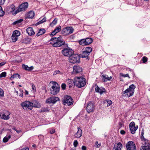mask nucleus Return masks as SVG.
<instances>
[{
  "label": "nucleus",
  "mask_w": 150,
  "mask_h": 150,
  "mask_svg": "<svg viewBox=\"0 0 150 150\" xmlns=\"http://www.w3.org/2000/svg\"><path fill=\"white\" fill-rule=\"evenodd\" d=\"M86 84V79L82 76L76 77L74 79V84L78 88L84 87Z\"/></svg>",
  "instance_id": "f257e3e1"
},
{
  "label": "nucleus",
  "mask_w": 150,
  "mask_h": 150,
  "mask_svg": "<svg viewBox=\"0 0 150 150\" xmlns=\"http://www.w3.org/2000/svg\"><path fill=\"white\" fill-rule=\"evenodd\" d=\"M50 41V44L52 45L53 46L55 47H60L65 44V41L64 40H61L60 37L58 38H51Z\"/></svg>",
  "instance_id": "f03ea898"
},
{
  "label": "nucleus",
  "mask_w": 150,
  "mask_h": 150,
  "mask_svg": "<svg viewBox=\"0 0 150 150\" xmlns=\"http://www.w3.org/2000/svg\"><path fill=\"white\" fill-rule=\"evenodd\" d=\"M135 86L133 84L130 86L129 88L124 91L123 94H125L124 96L127 97H129L132 96L134 92Z\"/></svg>",
  "instance_id": "7ed1b4c3"
},
{
  "label": "nucleus",
  "mask_w": 150,
  "mask_h": 150,
  "mask_svg": "<svg viewBox=\"0 0 150 150\" xmlns=\"http://www.w3.org/2000/svg\"><path fill=\"white\" fill-rule=\"evenodd\" d=\"M60 87L58 84L53 82V85L50 88V93L53 95H55L59 91Z\"/></svg>",
  "instance_id": "20e7f679"
},
{
  "label": "nucleus",
  "mask_w": 150,
  "mask_h": 150,
  "mask_svg": "<svg viewBox=\"0 0 150 150\" xmlns=\"http://www.w3.org/2000/svg\"><path fill=\"white\" fill-rule=\"evenodd\" d=\"M23 109L26 110H31L33 107V103L29 101H25L21 104Z\"/></svg>",
  "instance_id": "39448f33"
},
{
  "label": "nucleus",
  "mask_w": 150,
  "mask_h": 150,
  "mask_svg": "<svg viewBox=\"0 0 150 150\" xmlns=\"http://www.w3.org/2000/svg\"><path fill=\"white\" fill-rule=\"evenodd\" d=\"M92 51V49L90 47H86L85 50L83 51L82 53L80 54L81 57L82 58H86V59L89 60L88 56Z\"/></svg>",
  "instance_id": "423d86ee"
},
{
  "label": "nucleus",
  "mask_w": 150,
  "mask_h": 150,
  "mask_svg": "<svg viewBox=\"0 0 150 150\" xmlns=\"http://www.w3.org/2000/svg\"><path fill=\"white\" fill-rule=\"evenodd\" d=\"M69 60L70 62L72 63H79L80 62V58L78 55L72 54L69 57Z\"/></svg>",
  "instance_id": "0eeeda50"
},
{
  "label": "nucleus",
  "mask_w": 150,
  "mask_h": 150,
  "mask_svg": "<svg viewBox=\"0 0 150 150\" xmlns=\"http://www.w3.org/2000/svg\"><path fill=\"white\" fill-rule=\"evenodd\" d=\"M28 2L23 3L21 4L18 7V9L16 11V13L21 11H24L26 10L28 8Z\"/></svg>",
  "instance_id": "6e6552de"
},
{
  "label": "nucleus",
  "mask_w": 150,
  "mask_h": 150,
  "mask_svg": "<svg viewBox=\"0 0 150 150\" xmlns=\"http://www.w3.org/2000/svg\"><path fill=\"white\" fill-rule=\"evenodd\" d=\"M63 102L64 105H72L73 103V100L71 97L68 96H64Z\"/></svg>",
  "instance_id": "1a4fd4ad"
},
{
  "label": "nucleus",
  "mask_w": 150,
  "mask_h": 150,
  "mask_svg": "<svg viewBox=\"0 0 150 150\" xmlns=\"http://www.w3.org/2000/svg\"><path fill=\"white\" fill-rule=\"evenodd\" d=\"M62 52L64 56L69 57L74 53L72 50L69 48L64 49L62 50Z\"/></svg>",
  "instance_id": "9d476101"
},
{
  "label": "nucleus",
  "mask_w": 150,
  "mask_h": 150,
  "mask_svg": "<svg viewBox=\"0 0 150 150\" xmlns=\"http://www.w3.org/2000/svg\"><path fill=\"white\" fill-rule=\"evenodd\" d=\"M74 29L71 27H67L63 29L62 31V33L65 35H68L73 33Z\"/></svg>",
  "instance_id": "9b49d317"
},
{
  "label": "nucleus",
  "mask_w": 150,
  "mask_h": 150,
  "mask_svg": "<svg viewBox=\"0 0 150 150\" xmlns=\"http://www.w3.org/2000/svg\"><path fill=\"white\" fill-rule=\"evenodd\" d=\"M127 150H136V147L134 143L131 141L128 142L126 144Z\"/></svg>",
  "instance_id": "f8f14e48"
},
{
  "label": "nucleus",
  "mask_w": 150,
  "mask_h": 150,
  "mask_svg": "<svg viewBox=\"0 0 150 150\" xmlns=\"http://www.w3.org/2000/svg\"><path fill=\"white\" fill-rule=\"evenodd\" d=\"M95 108L94 104L91 102H89L87 104L86 108L87 112L88 113L93 112Z\"/></svg>",
  "instance_id": "ddd939ff"
},
{
  "label": "nucleus",
  "mask_w": 150,
  "mask_h": 150,
  "mask_svg": "<svg viewBox=\"0 0 150 150\" xmlns=\"http://www.w3.org/2000/svg\"><path fill=\"white\" fill-rule=\"evenodd\" d=\"M59 100V98L57 97H52L47 99L46 100V102L47 103L50 104L52 103L54 104L57 101Z\"/></svg>",
  "instance_id": "4468645a"
},
{
  "label": "nucleus",
  "mask_w": 150,
  "mask_h": 150,
  "mask_svg": "<svg viewBox=\"0 0 150 150\" xmlns=\"http://www.w3.org/2000/svg\"><path fill=\"white\" fill-rule=\"evenodd\" d=\"M129 127L131 132L132 134H134L135 133L138 128V126H135V123L134 122H132L130 123Z\"/></svg>",
  "instance_id": "2eb2a0df"
},
{
  "label": "nucleus",
  "mask_w": 150,
  "mask_h": 150,
  "mask_svg": "<svg viewBox=\"0 0 150 150\" xmlns=\"http://www.w3.org/2000/svg\"><path fill=\"white\" fill-rule=\"evenodd\" d=\"M10 112L8 111H6L2 114V115H0L1 118L4 120H8L10 119V117L9 115H10Z\"/></svg>",
  "instance_id": "dca6fc26"
},
{
  "label": "nucleus",
  "mask_w": 150,
  "mask_h": 150,
  "mask_svg": "<svg viewBox=\"0 0 150 150\" xmlns=\"http://www.w3.org/2000/svg\"><path fill=\"white\" fill-rule=\"evenodd\" d=\"M73 72L74 73H78L82 71V68L79 66H74L73 67Z\"/></svg>",
  "instance_id": "f3484780"
},
{
  "label": "nucleus",
  "mask_w": 150,
  "mask_h": 150,
  "mask_svg": "<svg viewBox=\"0 0 150 150\" xmlns=\"http://www.w3.org/2000/svg\"><path fill=\"white\" fill-rule=\"evenodd\" d=\"M95 91L97 92H98L100 94H102L105 91V89L103 87L100 88L97 85H96Z\"/></svg>",
  "instance_id": "a211bd4d"
},
{
  "label": "nucleus",
  "mask_w": 150,
  "mask_h": 150,
  "mask_svg": "<svg viewBox=\"0 0 150 150\" xmlns=\"http://www.w3.org/2000/svg\"><path fill=\"white\" fill-rule=\"evenodd\" d=\"M122 147V145L120 142H118L115 145L113 150H121Z\"/></svg>",
  "instance_id": "6ab92c4d"
},
{
  "label": "nucleus",
  "mask_w": 150,
  "mask_h": 150,
  "mask_svg": "<svg viewBox=\"0 0 150 150\" xmlns=\"http://www.w3.org/2000/svg\"><path fill=\"white\" fill-rule=\"evenodd\" d=\"M61 29V27L59 25L57 26L54 30L51 33L50 35L51 36H53L55 35L57 33L60 31Z\"/></svg>",
  "instance_id": "aec40b11"
},
{
  "label": "nucleus",
  "mask_w": 150,
  "mask_h": 150,
  "mask_svg": "<svg viewBox=\"0 0 150 150\" xmlns=\"http://www.w3.org/2000/svg\"><path fill=\"white\" fill-rule=\"evenodd\" d=\"M78 131L75 135L76 138H80L82 135V131L80 127H78Z\"/></svg>",
  "instance_id": "412c9836"
},
{
  "label": "nucleus",
  "mask_w": 150,
  "mask_h": 150,
  "mask_svg": "<svg viewBox=\"0 0 150 150\" xmlns=\"http://www.w3.org/2000/svg\"><path fill=\"white\" fill-rule=\"evenodd\" d=\"M26 31L28 35L30 36L33 35L35 34V32L31 27L28 28L26 30Z\"/></svg>",
  "instance_id": "4be33fe9"
},
{
  "label": "nucleus",
  "mask_w": 150,
  "mask_h": 150,
  "mask_svg": "<svg viewBox=\"0 0 150 150\" xmlns=\"http://www.w3.org/2000/svg\"><path fill=\"white\" fill-rule=\"evenodd\" d=\"M102 80L103 81H110L112 79V77L110 76L109 77L107 75H103L102 76Z\"/></svg>",
  "instance_id": "5701e85b"
},
{
  "label": "nucleus",
  "mask_w": 150,
  "mask_h": 150,
  "mask_svg": "<svg viewBox=\"0 0 150 150\" xmlns=\"http://www.w3.org/2000/svg\"><path fill=\"white\" fill-rule=\"evenodd\" d=\"M66 81L67 83L69 85V88H71L73 86L74 84V80L71 79H67L66 80Z\"/></svg>",
  "instance_id": "b1692460"
},
{
  "label": "nucleus",
  "mask_w": 150,
  "mask_h": 150,
  "mask_svg": "<svg viewBox=\"0 0 150 150\" xmlns=\"http://www.w3.org/2000/svg\"><path fill=\"white\" fill-rule=\"evenodd\" d=\"M34 15V12L32 11H30L27 14L26 17L27 18H33Z\"/></svg>",
  "instance_id": "393cba45"
},
{
  "label": "nucleus",
  "mask_w": 150,
  "mask_h": 150,
  "mask_svg": "<svg viewBox=\"0 0 150 150\" xmlns=\"http://www.w3.org/2000/svg\"><path fill=\"white\" fill-rule=\"evenodd\" d=\"M142 141V144L144 146H149V142L148 140L144 138L141 140Z\"/></svg>",
  "instance_id": "a878e982"
},
{
  "label": "nucleus",
  "mask_w": 150,
  "mask_h": 150,
  "mask_svg": "<svg viewBox=\"0 0 150 150\" xmlns=\"http://www.w3.org/2000/svg\"><path fill=\"white\" fill-rule=\"evenodd\" d=\"M22 67L25 70L28 71H31L33 69V67L31 66L28 67V65L23 64L22 65Z\"/></svg>",
  "instance_id": "bb28decb"
},
{
  "label": "nucleus",
  "mask_w": 150,
  "mask_h": 150,
  "mask_svg": "<svg viewBox=\"0 0 150 150\" xmlns=\"http://www.w3.org/2000/svg\"><path fill=\"white\" fill-rule=\"evenodd\" d=\"M45 32V29H40L37 33L36 35L37 36L44 34Z\"/></svg>",
  "instance_id": "cd10ccee"
},
{
  "label": "nucleus",
  "mask_w": 150,
  "mask_h": 150,
  "mask_svg": "<svg viewBox=\"0 0 150 150\" xmlns=\"http://www.w3.org/2000/svg\"><path fill=\"white\" fill-rule=\"evenodd\" d=\"M103 103L107 107L110 105L112 103V101L109 100H104L103 101Z\"/></svg>",
  "instance_id": "c85d7f7f"
},
{
  "label": "nucleus",
  "mask_w": 150,
  "mask_h": 150,
  "mask_svg": "<svg viewBox=\"0 0 150 150\" xmlns=\"http://www.w3.org/2000/svg\"><path fill=\"white\" fill-rule=\"evenodd\" d=\"M86 45H88L91 43L93 40L91 38H86L85 39Z\"/></svg>",
  "instance_id": "c756f323"
},
{
  "label": "nucleus",
  "mask_w": 150,
  "mask_h": 150,
  "mask_svg": "<svg viewBox=\"0 0 150 150\" xmlns=\"http://www.w3.org/2000/svg\"><path fill=\"white\" fill-rule=\"evenodd\" d=\"M33 107L37 108H40L41 107L40 103L37 101H35L33 102Z\"/></svg>",
  "instance_id": "7c9ffc66"
},
{
  "label": "nucleus",
  "mask_w": 150,
  "mask_h": 150,
  "mask_svg": "<svg viewBox=\"0 0 150 150\" xmlns=\"http://www.w3.org/2000/svg\"><path fill=\"white\" fill-rule=\"evenodd\" d=\"M20 32L19 31L17 30H16L13 32L12 35L18 38V37L20 35Z\"/></svg>",
  "instance_id": "2f4dec72"
},
{
  "label": "nucleus",
  "mask_w": 150,
  "mask_h": 150,
  "mask_svg": "<svg viewBox=\"0 0 150 150\" xmlns=\"http://www.w3.org/2000/svg\"><path fill=\"white\" fill-rule=\"evenodd\" d=\"M15 78H18L19 79H20L21 78V76L20 75L18 74H15L11 77V79H13Z\"/></svg>",
  "instance_id": "473e14b6"
},
{
  "label": "nucleus",
  "mask_w": 150,
  "mask_h": 150,
  "mask_svg": "<svg viewBox=\"0 0 150 150\" xmlns=\"http://www.w3.org/2000/svg\"><path fill=\"white\" fill-rule=\"evenodd\" d=\"M23 21V20L22 19H19L18 20L14 22L13 24L14 25H21V22Z\"/></svg>",
  "instance_id": "72a5a7b5"
},
{
  "label": "nucleus",
  "mask_w": 150,
  "mask_h": 150,
  "mask_svg": "<svg viewBox=\"0 0 150 150\" xmlns=\"http://www.w3.org/2000/svg\"><path fill=\"white\" fill-rule=\"evenodd\" d=\"M80 45H86V44L85 40V39H82L79 41Z\"/></svg>",
  "instance_id": "f704fd0d"
},
{
  "label": "nucleus",
  "mask_w": 150,
  "mask_h": 150,
  "mask_svg": "<svg viewBox=\"0 0 150 150\" xmlns=\"http://www.w3.org/2000/svg\"><path fill=\"white\" fill-rule=\"evenodd\" d=\"M11 137V136L10 135L5 137L3 139V142L4 143L7 142Z\"/></svg>",
  "instance_id": "c9c22d12"
},
{
  "label": "nucleus",
  "mask_w": 150,
  "mask_h": 150,
  "mask_svg": "<svg viewBox=\"0 0 150 150\" xmlns=\"http://www.w3.org/2000/svg\"><path fill=\"white\" fill-rule=\"evenodd\" d=\"M11 39L12 41L13 42H16L18 40V38L16 36H15L13 35H12L11 37Z\"/></svg>",
  "instance_id": "e433bc0d"
},
{
  "label": "nucleus",
  "mask_w": 150,
  "mask_h": 150,
  "mask_svg": "<svg viewBox=\"0 0 150 150\" xmlns=\"http://www.w3.org/2000/svg\"><path fill=\"white\" fill-rule=\"evenodd\" d=\"M57 22V20L55 18L52 22L50 23V25L51 26H53L54 25H56Z\"/></svg>",
  "instance_id": "4c0bfd02"
},
{
  "label": "nucleus",
  "mask_w": 150,
  "mask_h": 150,
  "mask_svg": "<svg viewBox=\"0 0 150 150\" xmlns=\"http://www.w3.org/2000/svg\"><path fill=\"white\" fill-rule=\"evenodd\" d=\"M149 146H146L144 145L143 146H142V148L140 150H149Z\"/></svg>",
  "instance_id": "58836bf2"
},
{
  "label": "nucleus",
  "mask_w": 150,
  "mask_h": 150,
  "mask_svg": "<svg viewBox=\"0 0 150 150\" xmlns=\"http://www.w3.org/2000/svg\"><path fill=\"white\" fill-rule=\"evenodd\" d=\"M4 14V12L2 10V8L0 6V17L3 16Z\"/></svg>",
  "instance_id": "ea45409f"
},
{
  "label": "nucleus",
  "mask_w": 150,
  "mask_h": 150,
  "mask_svg": "<svg viewBox=\"0 0 150 150\" xmlns=\"http://www.w3.org/2000/svg\"><path fill=\"white\" fill-rule=\"evenodd\" d=\"M46 18H44L42 19V20H40L39 21L37 24V25H39L40 24H41L44 22H45L46 21Z\"/></svg>",
  "instance_id": "a19ab883"
},
{
  "label": "nucleus",
  "mask_w": 150,
  "mask_h": 150,
  "mask_svg": "<svg viewBox=\"0 0 150 150\" xmlns=\"http://www.w3.org/2000/svg\"><path fill=\"white\" fill-rule=\"evenodd\" d=\"M57 74H59L61 75H62L63 74V73L62 72H61L59 70H57L54 72L53 75H55Z\"/></svg>",
  "instance_id": "79ce46f5"
},
{
  "label": "nucleus",
  "mask_w": 150,
  "mask_h": 150,
  "mask_svg": "<svg viewBox=\"0 0 150 150\" xmlns=\"http://www.w3.org/2000/svg\"><path fill=\"white\" fill-rule=\"evenodd\" d=\"M120 75L124 77H128L130 79V77H129V74H122V73H120Z\"/></svg>",
  "instance_id": "37998d69"
},
{
  "label": "nucleus",
  "mask_w": 150,
  "mask_h": 150,
  "mask_svg": "<svg viewBox=\"0 0 150 150\" xmlns=\"http://www.w3.org/2000/svg\"><path fill=\"white\" fill-rule=\"evenodd\" d=\"M6 72H2L0 74V78L4 77L6 76Z\"/></svg>",
  "instance_id": "c03bdc74"
},
{
  "label": "nucleus",
  "mask_w": 150,
  "mask_h": 150,
  "mask_svg": "<svg viewBox=\"0 0 150 150\" xmlns=\"http://www.w3.org/2000/svg\"><path fill=\"white\" fill-rule=\"evenodd\" d=\"M4 96V92L1 88H0V96L3 97Z\"/></svg>",
  "instance_id": "a18cd8bd"
},
{
  "label": "nucleus",
  "mask_w": 150,
  "mask_h": 150,
  "mask_svg": "<svg viewBox=\"0 0 150 150\" xmlns=\"http://www.w3.org/2000/svg\"><path fill=\"white\" fill-rule=\"evenodd\" d=\"M66 85L64 83H62L61 85V88L62 90H65L66 88Z\"/></svg>",
  "instance_id": "49530a36"
},
{
  "label": "nucleus",
  "mask_w": 150,
  "mask_h": 150,
  "mask_svg": "<svg viewBox=\"0 0 150 150\" xmlns=\"http://www.w3.org/2000/svg\"><path fill=\"white\" fill-rule=\"evenodd\" d=\"M78 144V142L76 140H75L73 143V145L75 147H76L77 146Z\"/></svg>",
  "instance_id": "de8ad7c7"
},
{
  "label": "nucleus",
  "mask_w": 150,
  "mask_h": 150,
  "mask_svg": "<svg viewBox=\"0 0 150 150\" xmlns=\"http://www.w3.org/2000/svg\"><path fill=\"white\" fill-rule=\"evenodd\" d=\"M147 58L146 57H144L142 58V61L143 63H145L147 61Z\"/></svg>",
  "instance_id": "09e8293b"
},
{
  "label": "nucleus",
  "mask_w": 150,
  "mask_h": 150,
  "mask_svg": "<svg viewBox=\"0 0 150 150\" xmlns=\"http://www.w3.org/2000/svg\"><path fill=\"white\" fill-rule=\"evenodd\" d=\"M144 134V131L143 129H142L141 133V140L142 139H143L144 138L143 135Z\"/></svg>",
  "instance_id": "8fccbe9b"
},
{
  "label": "nucleus",
  "mask_w": 150,
  "mask_h": 150,
  "mask_svg": "<svg viewBox=\"0 0 150 150\" xmlns=\"http://www.w3.org/2000/svg\"><path fill=\"white\" fill-rule=\"evenodd\" d=\"M96 145L97 148H99L101 144H99L98 142H96L95 143Z\"/></svg>",
  "instance_id": "3c124183"
},
{
  "label": "nucleus",
  "mask_w": 150,
  "mask_h": 150,
  "mask_svg": "<svg viewBox=\"0 0 150 150\" xmlns=\"http://www.w3.org/2000/svg\"><path fill=\"white\" fill-rule=\"evenodd\" d=\"M41 111L42 112H47L48 111V109L45 108H43L42 109Z\"/></svg>",
  "instance_id": "603ef678"
},
{
  "label": "nucleus",
  "mask_w": 150,
  "mask_h": 150,
  "mask_svg": "<svg viewBox=\"0 0 150 150\" xmlns=\"http://www.w3.org/2000/svg\"><path fill=\"white\" fill-rule=\"evenodd\" d=\"M55 132V130L54 129H52L50 131V132L51 134L54 133Z\"/></svg>",
  "instance_id": "864d4df0"
},
{
  "label": "nucleus",
  "mask_w": 150,
  "mask_h": 150,
  "mask_svg": "<svg viewBox=\"0 0 150 150\" xmlns=\"http://www.w3.org/2000/svg\"><path fill=\"white\" fill-rule=\"evenodd\" d=\"M20 91L21 92V93L20 94L19 96H20L22 97L23 95V92L22 90H20Z\"/></svg>",
  "instance_id": "5fc2aeb1"
},
{
  "label": "nucleus",
  "mask_w": 150,
  "mask_h": 150,
  "mask_svg": "<svg viewBox=\"0 0 150 150\" xmlns=\"http://www.w3.org/2000/svg\"><path fill=\"white\" fill-rule=\"evenodd\" d=\"M5 0H0V4H3L5 1Z\"/></svg>",
  "instance_id": "6e6d98bb"
},
{
  "label": "nucleus",
  "mask_w": 150,
  "mask_h": 150,
  "mask_svg": "<svg viewBox=\"0 0 150 150\" xmlns=\"http://www.w3.org/2000/svg\"><path fill=\"white\" fill-rule=\"evenodd\" d=\"M11 11H13L15 8V7L13 5H11Z\"/></svg>",
  "instance_id": "4d7b16f0"
},
{
  "label": "nucleus",
  "mask_w": 150,
  "mask_h": 150,
  "mask_svg": "<svg viewBox=\"0 0 150 150\" xmlns=\"http://www.w3.org/2000/svg\"><path fill=\"white\" fill-rule=\"evenodd\" d=\"M32 89L34 91L35 90V86L33 84H32Z\"/></svg>",
  "instance_id": "13d9d810"
},
{
  "label": "nucleus",
  "mask_w": 150,
  "mask_h": 150,
  "mask_svg": "<svg viewBox=\"0 0 150 150\" xmlns=\"http://www.w3.org/2000/svg\"><path fill=\"white\" fill-rule=\"evenodd\" d=\"M81 149L82 150H86V148L85 146H83L82 147Z\"/></svg>",
  "instance_id": "bf43d9fd"
},
{
  "label": "nucleus",
  "mask_w": 150,
  "mask_h": 150,
  "mask_svg": "<svg viewBox=\"0 0 150 150\" xmlns=\"http://www.w3.org/2000/svg\"><path fill=\"white\" fill-rule=\"evenodd\" d=\"M120 132L122 134H124L125 133V132L123 130H121Z\"/></svg>",
  "instance_id": "052dcab7"
},
{
  "label": "nucleus",
  "mask_w": 150,
  "mask_h": 150,
  "mask_svg": "<svg viewBox=\"0 0 150 150\" xmlns=\"http://www.w3.org/2000/svg\"><path fill=\"white\" fill-rule=\"evenodd\" d=\"M5 64V63L4 62H2L0 63V66H3L4 64Z\"/></svg>",
  "instance_id": "680f3d73"
},
{
  "label": "nucleus",
  "mask_w": 150,
  "mask_h": 150,
  "mask_svg": "<svg viewBox=\"0 0 150 150\" xmlns=\"http://www.w3.org/2000/svg\"><path fill=\"white\" fill-rule=\"evenodd\" d=\"M22 132V131L21 130H18V131H16V132L18 133H19L20 132Z\"/></svg>",
  "instance_id": "e2e57ef3"
},
{
  "label": "nucleus",
  "mask_w": 150,
  "mask_h": 150,
  "mask_svg": "<svg viewBox=\"0 0 150 150\" xmlns=\"http://www.w3.org/2000/svg\"><path fill=\"white\" fill-rule=\"evenodd\" d=\"M14 92L15 93H16V94L17 95H18V91L16 90H15V91Z\"/></svg>",
  "instance_id": "0e129e2a"
},
{
  "label": "nucleus",
  "mask_w": 150,
  "mask_h": 150,
  "mask_svg": "<svg viewBox=\"0 0 150 150\" xmlns=\"http://www.w3.org/2000/svg\"><path fill=\"white\" fill-rule=\"evenodd\" d=\"M28 92L27 91H26V90L25 91V95H28Z\"/></svg>",
  "instance_id": "69168bd1"
},
{
  "label": "nucleus",
  "mask_w": 150,
  "mask_h": 150,
  "mask_svg": "<svg viewBox=\"0 0 150 150\" xmlns=\"http://www.w3.org/2000/svg\"><path fill=\"white\" fill-rule=\"evenodd\" d=\"M12 129L15 130H15H16V127H13V128H12Z\"/></svg>",
  "instance_id": "338daca9"
},
{
  "label": "nucleus",
  "mask_w": 150,
  "mask_h": 150,
  "mask_svg": "<svg viewBox=\"0 0 150 150\" xmlns=\"http://www.w3.org/2000/svg\"><path fill=\"white\" fill-rule=\"evenodd\" d=\"M32 146L33 147H35L36 146V145L35 144H33L32 145Z\"/></svg>",
  "instance_id": "774afa93"
}]
</instances>
